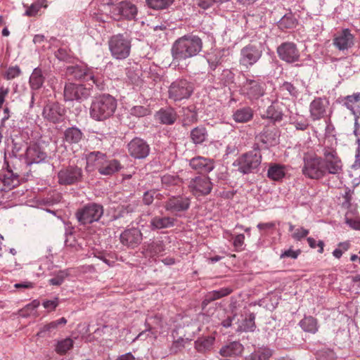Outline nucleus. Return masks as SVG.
Wrapping results in <instances>:
<instances>
[{"instance_id": "ea45409f", "label": "nucleus", "mask_w": 360, "mask_h": 360, "mask_svg": "<svg viewBox=\"0 0 360 360\" xmlns=\"http://www.w3.org/2000/svg\"><path fill=\"white\" fill-rule=\"evenodd\" d=\"M207 131L202 126L195 127L191 131L190 134L191 139L195 145L202 144L207 140Z\"/></svg>"}, {"instance_id": "473e14b6", "label": "nucleus", "mask_w": 360, "mask_h": 360, "mask_svg": "<svg viewBox=\"0 0 360 360\" xmlns=\"http://www.w3.org/2000/svg\"><path fill=\"white\" fill-rule=\"evenodd\" d=\"M83 136V133L79 128L72 127L65 130L63 141L70 145L78 144L82 140Z\"/></svg>"}, {"instance_id": "c85d7f7f", "label": "nucleus", "mask_w": 360, "mask_h": 360, "mask_svg": "<svg viewBox=\"0 0 360 360\" xmlns=\"http://www.w3.org/2000/svg\"><path fill=\"white\" fill-rule=\"evenodd\" d=\"M360 101V92L354 94L353 95L347 96L344 98V105L352 111V114L355 116V122L354 127L355 129L354 130V134L355 136H358V127L359 125L360 121V112L357 114L354 110V105L356 103Z\"/></svg>"}, {"instance_id": "13d9d810", "label": "nucleus", "mask_w": 360, "mask_h": 360, "mask_svg": "<svg viewBox=\"0 0 360 360\" xmlns=\"http://www.w3.org/2000/svg\"><path fill=\"white\" fill-rule=\"evenodd\" d=\"M161 182L163 186L167 188L177 183V177L170 174H165L161 177Z\"/></svg>"}, {"instance_id": "a18cd8bd", "label": "nucleus", "mask_w": 360, "mask_h": 360, "mask_svg": "<svg viewBox=\"0 0 360 360\" xmlns=\"http://www.w3.org/2000/svg\"><path fill=\"white\" fill-rule=\"evenodd\" d=\"M296 25L297 20L291 13L284 15L278 22V26L281 30L292 29Z\"/></svg>"}, {"instance_id": "6ab92c4d", "label": "nucleus", "mask_w": 360, "mask_h": 360, "mask_svg": "<svg viewBox=\"0 0 360 360\" xmlns=\"http://www.w3.org/2000/svg\"><path fill=\"white\" fill-rule=\"evenodd\" d=\"M330 102L326 97L315 98L309 104L310 117L313 121L327 116Z\"/></svg>"}, {"instance_id": "de8ad7c7", "label": "nucleus", "mask_w": 360, "mask_h": 360, "mask_svg": "<svg viewBox=\"0 0 360 360\" xmlns=\"http://www.w3.org/2000/svg\"><path fill=\"white\" fill-rule=\"evenodd\" d=\"M217 80L221 86H229L234 81V74L230 70L225 69L217 77Z\"/></svg>"}, {"instance_id": "dca6fc26", "label": "nucleus", "mask_w": 360, "mask_h": 360, "mask_svg": "<svg viewBox=\"0 0 360 360\" xmlns=\"http://www.w3.org/2000/svg\"><path fill=\"white\" fill-rule=\"evenodd\" d=\"M278 58L287 63H297L300 58V53L295 43L285 41L281 43L276 49Z\"/></svg>"}, {"instance_id": "1a4fd4ad", "label": "nucleus", "mask_w": 360, "mask_h": 360, "mask_svg": "<svg viewBox=\"0 0 360 360\" xmlns=\"http://www.w3.org/2000/svg\"><path fill=\"white\" fill-rule=\"evenodd\" d=\"M103 205L91 202L78 209L75 216L80 224H90L98 221L103 216Z\"/></svg>"}, {"instance_id": "bf43d9fd", "label": "nucleus", "mask_w": 360, "mask_h": 360, "mask_svg": "<svg viewBox=\"0 0 360 360\" xmlns=\"http://www.w3.org/2000/svg\"><path fill=\"white\" fill-rule=\"evenodd\" d=\"M281 89L283 91H286L289 93V94L293 97H297L299 92L297 88L290 82H285Z\"/></svg>"}, {"instance_id": "052dcab7", "label": "nucleus", "mask_w": 360, "mask_h": 360, "mask_svg": "<svg viewBox=\"0 0 360 360\" xmlns=\"http://www.w3.org/2000/svg\"><path fill=\"white\" fill-rule=\"evenodd\" d=\"M309 233L308 229L301 227L295 230L292 234V237L296 240H301L302 238H305Z\"/></svg>"}, {"instance_id": "20e7f679", "label": "nucleus", "mask_w": 360, "mask_h": 360, "mask_svg": "<svg viewBox=\"0 0 360 360\" xmlns=\"http://www.w3.org/2000/svg\"><path fill=\"white\" fill-rule=\"evenodd\" d=\"M117 108V100L110 94H104L95 97L91 104L90 116L96 121L111 117Z\"/></svg>"}, {"instance_id": "a19ab883", "label": "nucleus", "mask_w": 360, "mask_h": 360, "mask_svg": "<svg viewBox=\"0 0 360 360\" xmlns=\"http://www.w3.org/2000/svg\"><path fill=\"white\" fill-rule=\"evenodd\" d=\"M299 325L305 332L314 334L318 331L317 321L312 316H305L300 321Z\"/></svg>"}, {"instance_id": "774afa93", "label": "nucleus", "mask_w": 360, "mask_h": 360, "mask_svg": "<svg viewBox=\"0 0 360 360\" xmlns=\"http://www.w3.org/2000/svg\"><path fill=\"white\" fill-rule=\"evenodd\" d=\"M41 6L39 3L32 4L25 11V15L27 16H34L40 10Z\"/></svg>"}, {"instance_id": "f8f14e48", "label": "nucleus", "mask_w": 360, "mask_h": 360, "mask_svg": "<svg viewBox=\"0 0 360 360\" xmlns=\"http://www.w3.org/2000/svg\"><path fill=\"white\" fill-rule=\"evenodd\" d=\"M193 91V84L185 79L174 81L168 90L169 98L174 101L188 98Z\"/></svg>"}, {"instance_id": "f704fd0d", "label": "nucleus", "mask_w": 360, "mask_h": 360, "mask_svg": "<svg viewBox=\"0 0 360 360\" xmlns=\"http://www.w3.org/2000/svg\"><path fill=\"white\" fill-rule=\"evenodd\" d=\"M243 349V345L240 342L235 341L224 346L220 349L219 353L223 357L233 358L240 354Z\"/></svg>"}, {"instance_id": "09e8293b", "label": "nucleus", "mask_w": 360, "mask_h": 360, "mask_svg": "<svg viewBox=\"0 0 360 360\" xmlns=\"http://www.w3.org/2000/svg\"><path fill=\"white\" fill-rule=\"evenodd\" d=\"M149 7L156 9L162 10L167 8L170 6L174 0H146Z\"/></svg>"}, {"instance_id": "c03bdc74", "label": "nucleus", "mask_w": 360, "mask_h": 360, "mask_svg": "<svg viewBox=\"0 0 360 360\" xmlns=\"http://www.w3.org/2000/svg\"><path fill=\"white\" fill-rule=\"evenodd\" d=\"M74 345V341L70 338L58 340L55 347V351L60 355L65 354Z\"/></svg>"}, {"instance_id": "338daca9", "label": "nucleus", "mask_w": 360, "mask_h": 360, "mask_svg": "<svg viewBox=\"0 0 360 360\" xmlns=\"http://www.w3.org/2000/svg\"><path fill=\"white\" fill-rule=\"evenodd\" d=\"M301 251L300 250H294L291 248L284 250L280 255L281 259L283 258H291V259H297Z\"/></svg>"}, {"instance_id": "49530a36", "label": "nucleus", "mask_w": 360, "mask_h": 360, "mask_svg": "<svg viewBox=\"0 0 360 360\" xmlns=\"http://www.w3.org/2000/svg\"><path fill=\"white\" fill-rule=\"evenodd\" d=\"M290 123L294 125V127L297 130L304 131L309 127V123L307 119H306L303 116L296 115H290Z\"/></svg>"}, {"instance_id": "2f4dec72", "label": "nucleus", "mask_w": 360, "mask_h": 360, "mask_svg": "<svg viewBox=\"0 0 360 360\" xmlns=\"http://www.w3.org/2000/svg\"><path fill=\"white\" fill-rule=\"evenodd\" d=\"M287 173L286 167L281 164L271 163L267 171V177L273 181H281Z\"/></svg>"}, {"instance_id": "c756f323", "label": "nucleus", "mask_w": 360, "mask_h": 360, "mask_svg": "<svg viewBox=\"0 0 360 360\" xmlns=\"http://www.w3.org/2000/svg\"><path fill=\"white\" fill-rule=\"evenodd\" d=\"M155 118L162 124H173L177 118L176 111L172 108H162L155 115Z\"/></svg>"}, {"instance_id": "8fccbe9b", "label": "nucleus", "mask_w": 360, "mask_h": 360, "mask_svg": "<svg viewBox=\"0 0 360 360\" xmlns=\"http://www.w3.org/2000/svg\"><path fill=\"white\" fill-rule=\"evenodd\" d=\"M222 54L221 51H214L208 54L207 60L210 68L215 70L218 65L221 63Z\"/></svg>"}, {"instance_id": "4d7b16f0", "label": "nucleus", "mask_w": 360, "mask_h": 360, "mask_svg": "<svg viewBox=\"0 0 360 360\" xmlns=\"http://www.w3.org/2000/svg\"><path fill=\"white\" fill-rule=\"evenodd\" d=\"M345 223L352 229L355 230H360V218L355 217L353 218L349 217V214L345 215Z\"/></svg>"}, {"instance_id": "58836bf2", "label": "nucleus", "mask_w": 360, "mask_h": 360, "mask_svg": "<svg viewBox=\"0 0 360 360\" xmlns=\"http://www.w3.org/2000/svg\"><path fill=\"white\" fill-rule=\"evenodd\" d=\"M255 316L253 314H249L245 316H242L240 323H238L236 331L238 332H251L255 328Z\"/></svg>"}, {"instance_id": "864d4df0", "label": "nucleus", "mask_w": 360, "mask_h": 360, "mask_svg": "<svg viewBox=\"0 0 360 360\" xmlns=\"http://www.w3.org/2000/svg\"><path fill=\"white\" fill-rule=\"evenodd\" d=\"M317 360H334L335 359V353L330 349H323L316 354Z\"/></svg>"}, {"instance_id": "393cba45", "label": "nucleus", "mask_w": 360, "mask_h": 360, "mask_svg": "<svg viewBox=\"0 0 360 360\" xmlns=\"http://www.w3.org/2000/svg\"><path fill=\"white\" fill-rule=\"evenodd\" d=\"M258 142L263 144L264 148L277 145L279 142V134L278 129L273 127L264 128L256 137Z\"/></svg>"}, {"instance_id": "6e6552de", "label": "nucleus", "mask_w": 360, "mask_h": 360, "mask_svg": "<svg viewBox=\"0 0 360 360\" xmlns=\"http://www.w3.org/2000/svg\"><path fill=\"white\" fill-rule=\"evenodd\" d=\"M262 162V155L259 150H253L239 156L233 163L238 170L247 174L257 169Z\"/></svg>"}, {"instance_id": "c9c22d12", "label": "nucleus", "mask_w": 360, "mask_h": 360, "mask_svg": "<svg viewBox=\"0 0 360 360\" xmlns=\"http://www.w3.org/2000/svg\"><path fill=\"white\" fill-rule=\"evenodd\" d=\"M66 323L67 319L64 317H62L58 320L51 321L47 324L41 326L37 335L41 338L45 337L46 335H50V334L52 332L55 331L59 326H64Z\"/></svg>"}, {"instance_id": "3c124183", "label": "nucleus", "mask_w": 360, "mask_h": 360, "mask_svg": "<svg viewBox=\"0 0 360 360\" xmlns=\"http://www.w3.org/2000/svg\"><path fill=\"white\" fill-rule=\"evenodd\" d=\"M151 113L150 110L145 106L136 105L130 109V115L136 117L147 116Z\"/></svg>"}, {"instance_id": "79ce46f5", "label": "nucleus", "mask_w": 360, "mask_h": 360, "mask_svg": "<svg viewBox=\"0 0 360 360\" xmlns=\"http://www.w3.org/2000/svg\"><path fill=\"white\" fill-rule=\"evenodd\" d=\"M282 110L276 105L272 104L267 108L263 117H266L273 122H280L283 119Z\"/></svg>"}, {"instance_id": "e433bc0d", "label": "nucleus", "mask_w": 360, "mask_h": 360, "mask_svg": "<svg viewBox=\"0 0 360 360\" xmlns=\"http://www.w3.org/2000/svg\"><path fill=\"white\" fill-rule=\"evenodd\" d=\"M146 253L150 257H155L165 250V245L160 240H150L144 245Z\"/></svg>"}, {"instance_id": "7ed1b4c3", "label": "nucleus", "mask_w": 360, "mask_h": 360, "mask_svg": "<svg viewBox=\"0 0 360 360\" xmlns=\"http://www.w3.org/2000/svg\"><path fill=\"white\" fill-rule=\"evenodd\" d=\"M86 167H95L101 175L112 176L122 169L119 160L100 151H93L86 155Z\"/></svg>"}, {"instance_id": "7c9ffc66", "label": "nucleus", "mask_w": 360, "mask_h": 360, "mask_svg": "<svg viewBox=\"0 0 360 360\" xmlns=\"http://www.w3.org/2000/svg\"><path fill=\"white\" fill-rule=\"evenodd\" d=\"M44 82L45 75L43 70L39 68H34L29 79V84L32 91L34 92L41 89Z\"/></svg>"}, {"instance_id": "5fc2aeb1", "label": "nucleus", "mask_w": 360, "mask_h": 360, "mask_svg": "<svg viewBox=\"0 0 360 360\" xmlns=\"http://www.w3.org/2000/svg\"><path fill=\"white\" fill-rule=\"evenodd\" d=\"M68 274L65 271H60L55 276L49 279V283L53 285H60L65 281V278L68 276Z\"/></svg>"}, {"instance_id": "72a5a7b5", "label": "nucleus", "mask_w": 360, "mask_h": 360, "mask_svg": "<svg viewBox=\"0 0 360 360\" xmlns=\"http://www.w3.org/2000/svg\"><path fill=\"white\" fill-rule=\"evenodd\" d=\"M215 341L214 337L205 336L198 338L195 341V348L200 353H206L210 352L213 349Z\"/></svg>"}, {"instance_id": "423d86ee", "label": "nucleus", "mask_w": 360, "mask_h": 360, "mask_svg": "<svg viewBox=\"0 0 360 360\" xmlns=\"http://www.w3.org/2000/svg\"><path fill=\"white\" fill-rule=\"evenodd\" d=\"M322 158L315 153H304L303 156L302 174L308 179L319 180L326 176Z\"/></svg>"}, {"instance_id": "b1692460", "label": "nucleus", "mask_w": 360, "mask_h": 360, "mask_svg": "<svg viewBox=\"0 0 360 360\" xmlns=\"http://www.w3.org/2000/svg\"><path fill=\"white\" fill-rule=\"evenodd\" d=\"M128 151L133 158L143 159L148 155L150 147L143 139L135 138L128 143Z\"/></svg>"}, {"instance_id": "aec40b11", "label": "nucleus", "mask_w": 360, "mask_h": 360, "mask_svg": "<svg viewBox=\"0 0 360 360\" xmlns=\"http://www.w3.org/2000/svg\"><path fill=\"white\" fill-rule=\"evenodd\" d=\"M65 112V108L59 103H49L43 109L42 116L47 122L56 124L63 120Z\"/></svg>"}, {"instance_id": "5701e85b", "label": "nucleus", "mask_w": 360, "mask_h": 360, "mask_svg": "<svg viewBox=\"0 0 360 360\" xmlns=\"http://www.w3.org/2000/svg\"><path fill=\"white\" fill-rule=\"evenodd\" d=\"M354 44V37L349 29L337 32L333 39V44L339 51L348 50Z\"/></svg>"}, {"instance_id": "a878e982", "label": "nucleus", "mask_w": 360, "mask_h": 360, "mask_svg": "<svg viewBox=\"0 0 360 360\" xmlns=\"http://www.w3.org/2000/svg\"><path fill=\"white\" fill-rule=\"evenodd\" d=\"M142 240V233L137 228L129 229L123 231L120 235V241L129 248L138 246Z\"/></svg>"}, {"instance_id": "cd10ccee", "label": "nucleus", "mask_w": 360, "mask_h": 360, "mask_svg": "<svg viewBox=\"0 0 360 360\" xmlns=\"http://www.w3.org/2000/svg\"><path fill=\"white\" fill-rule=\"evenodd\" d=\"M176 219L169 216H154L150 221L149 227L152 231L172 228Z\"/></svg>"}, {"instance_id": "0eeeda50", "label": "nucleus", "mask_w": 360, "mask_h": 360, "mask_svg": "<svg viewBox=\"0 0 360 360\" xmlns=\"http://www.w3.org/2000/svg\"><path fill=\"white\" fill-rule=\"evenodd\" d=\"M108 46L114 58L124 60L130 54L131 39L127 33L114 34L108 40Z\"/></svg>"}, {"instance_id": "603ef678", "label": "nucleus", "mask_w": 360, "mask_h": 360, "mask_svg": "<svg viewBox=\"0 0 360 360\" xmlns=\"http://www.w3.org/2000/svg\"><path fill=\"white\" fill-rule=\"evenodd\" d=\"M352 193L349 189H345L344 193L339 198L340 203L342 208L348 209L351 205Z\"/></svg>"}, {"instance_id": "4468645a", "label": "nucleus", "mask_w": 360, "mask_h": 360, "mask_svg": "<svg viewBox=\"0 0 360 360\" xmlns=\"http://www.w3.org/2000/svg\"><path fill=\"white\" fill-rule=\"evenodd\" d=\"M213 184L207 176H196L190 179L188 187L195 197L205 196L212 190Z\"/></svg>"}, {"instance_id": "39448f33", "label": "nucleus", "mask_w": 360, "mask_h": 360, "mask_svg": "<svg viewBox=\"0 0 360 360\" xmlns=\"http://www.w3.org/2000/svg\"><path fill=\"white\" fill-rule=\"evenodd\" d=\"M65 72L68 76H72L74 79L91 82L99 90L104 89L105 84L103 76L98 73L97 69L94 70L77 65L68 66Z\"/></svg>"}, {"instance_id": "0e129e2a", "label": "nucleus", "mask_w": 360, "mask_h": 360, "mask_svg": "<svg viewBox=\"0 0 360 360\" xmlns=\"http://www.w3.org/2000/svg\"><path fill=\"white\" fill-rule=\"evenodd\" d=\"M58 304L59 301L58 297H55L53 300H44L42 302L43 307L49 311H54Z\"/></svg>"}, {"instance_id": "69168bd1", "label": "nucleus", "mask_w": 360, "mask_h": 360, "mask_svg": "<svg viewBox=\"0 0 360 360\" xmlns=\"http://www.w3.org/2000/svg\"><path fill=\"white\" fill-rule=\"evenodd\" d=\"M20 72L21 71L19 67H11L7 70L5 77L7 79H13L19 76Z\"/></svg>"}, {"instance_id": "4be33fe9", "label": "nucleus", "mask_w": 360, "mask_h": 360, "mask_svg": "<svg viewBox=\"0 0 360 360\" xmlns=\"http://www.w3.org/2000/svg\"><path fill=\"white\" fill-rule=\"evenodd\" d=\"M25 162L27 165L39 164L47 159V153L39 144H30L25 152Z\"/></svg>"}, {"instance_id": "9d476101", "label": "nucleus", "mask_w": 360, "mask_h": 360, "mask_svg": "<svg viewBox=\"0 0 360 360\" xmlns=\"http://www.w3.org/2000/svg\"><path fill=\"white\" fill-rule=\"evenodd\" d=\"M265 91L264 82L254 78H247L240 89V94L250 101L258 100L264 95Z\"/></svg>"}, {"instance_id": "f03ea898", "label": "nucleus", "mask_w": 360, "mask_h": 360, "mask_svg": "<svg viewBox=\"0 0 360 360\" xmlns=\"http://www.w3.org/2000/svg\"><path fill=\"white\" fill-rule=\"evenodd\" d=\"M337 139L332 136H326L321 148L322 162L326 174L339 175L342 172L343 164L338 151Z\"/></svg>"}, {"instance_id": "9b49d317", "label": "nucleus", "mask_w": 360, "mask_h": 360, "mask_svg": "<svg viewBox=\"0 0 360 360\" xmlns=\"http://www.w3.org/2000/svg\"><path fill=\"white\" fill-rule=\"evenodd\" d=\"M262 53L263 49L260 44H249L240 50V65L250 68L259 60Z\"/></svg>"}, {"instance_id": "412c9836", "label": "nucleus", "mask_w": 360, "mask_h": 360, "mask_svg": "<svg viewBox=\"0 0 360 360\" xmlns=\"http://www.w3.org/2000/svg\"><path fill=\"white\" fill-rule=\"evenodd\" d=\"M188 165L191 169L200 174H207L215 167L213 159L197 155L188 160Z\"/></svg>"}, {"instance_id": "f3484780", "label": "nucleus", "mask_w": 360, "mask_h": 360, "mask_svg": "<svg viewBox=\"0 0 360 360\" xmlns=\"http://www.w3.org/2000/svg\"><path fill=\"white\" fill-rule=\"evenodd\" d=\"M110 12L115 20H120L122 18L132 20L136 18L137 8L131 2L123 1L112 6L110 8Z\"/></svg>"}, {"instance_id": "37998d69", "label": "nucleus", "mask_w": 360, "mask_h": 360, "mask_svg": "<svg viewBox=\"0 0 360 360\" xmlns=\"http://www.w3.org/2000/svg\"><path fill=\"white\" fill-rule=\"evenodd\" d=\"M272 355V351L268 347L255 349L246 357V360H267Z\"/></svg>"}, {"instance_id": "4c0bfd02", "label": "nucleus", "mask_w": 360, "mask_h": 360, "mask_svg": "<svg viewBox=\"0 0 360 360\" xmlns=\"http://www.w3.org/2000/svg\"><path fill=\"white\" fill-rule=\"evenodd\" d=\"M233 119L238 123L249 122L253 117V111L250 107H243L237 109L233 114Z\"/></svg>"}, {"instance_id": "680f3d73", "label": "nucleus", "mask_w": 360, "mask_h": 360, "mask_svg": "<svg viewBox=\"0 0 360 360\" xmlns=\"http://www.w3.org/2000/svg\"><path fill=\"white\" fill-rule=\"evenodd\" d=\"M184 347V339L179 338L178 340L173 342L171 347L170 352L176 354L179 352L182 348Z\"/></svg>"}, {"instance_id": "a211bd4d", "label": "nucleus", "mask_w": 360, "mask_h": 360, "mask_svg": "<svg viewBox=\"0 0 360 360\" xmlns=\"http://www.w3.org/2000/svg\"><path fill=\"white\" fill-rule=\"evenodd\" d=\"M191 206V198L185 195H173L164 202V208L176 216L186 212Z\"/></svg>"}, {"instance_id": "ddd939ff", "label": "nucleus", "mask_w": 360, "mask_h": 360, "mask_svg": "<svg viewBox=\"0 0 360 360\" xmlns=\"http://www.w3.org/2000/svg\"><path fill=\"white\" fill-rule=\"evenodd\" d=\"M91 95V87L81 84L66 83L63 90V100L68 101H82Z\"/></svg>"}, {"instance_id": "2eb2a0df", "label": "nucleus", "mask_w": 360, "mask_h": 360, "mask_svg": "<svg viewBox=\"0 0 360 360\" xmlns=\"http://www.w3.org/2000/svg\"><path fill=\"white\" fill-rule=\"evenodd\" d=\"M57 176L58 182L60 185H72L82 181L83 171L82 169L78 166L69 165L63 167L58 172Z\"/></svg>"}, {"instance_id": "f257e3e1", "label": "nucleus", "mask_w": 360, "mask_h": 360, "mask_svg": "<svg viewBox=\"0 0 360 360\" xmlns=\"http://www.w3.org/2000/svg\"><path fill=\"white\" fill-rule=\"evenodd\" d=\"M202 49V41L197 35L186 34L173 44L171 52L174 62H179L197 56Z\"/></svg>"}, {"instance_id": "bb28decb", "label": "nucleus", "mask_w": 360, "mask_h": 360, "mask_svg": "<svg viewBox=\"0 0 360 360\" xmlns=\"http://www.w3.org/2000/svg\"><path fill=\"white\" fill-rule=\"evenodd\" d=\"M19 183V176L11 170L0 174V191H10L17 186Z\"/></svg>"}, {"instance_id": "6e6d98bb", "label": "nucleus", "mask_w": 360, "mask_h": 360, "mask_svg": "<svg viewBox=\"0 0 360 360\" xmlns=\"http://www.w3.org/2000/svg\"><path fill=\"white\" fill-rule=\"evenodd\" d=\"M233 245L237 252L243 251L245 249V236L242 233L236 235L233 238Z\"/></svg>"}, {"instance_id": "e2e57ef3", "label": "nucleus", "mask_w": 360, "mask_h": 360, "mask_svg": "<svg viewBox=\"0 0 360 360\" xmlns=\"http://www.w3.org/2000/svg\"><path fill=\"white\" fill-rule=\"evenodd\" d=\"M307 242L310 248H316V247H319L318 252L319 253H323V247H324V243L322 240L316 241L314 238L311 237L307 238Z\"/></svg>"}]
</instances>
